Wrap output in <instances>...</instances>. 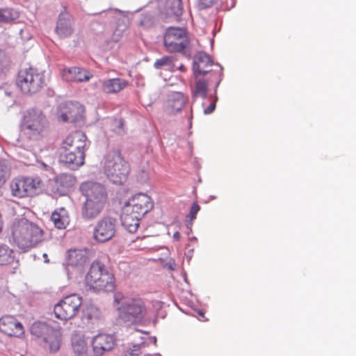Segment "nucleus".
<instances>
[{
    "label": "nucleus",
    "instance_id": "nucleus-35",
    "mask_svg": "<svg viewBox=\"0 0 356 356\" xmlns=\"http://www.w3.org/2000/svg\"><path fill=\"white\" fill-rule=\"evenodd\" d=\"M8 177L7 171L0 166V187L6 182Z\"/></svg>",
    "mask_w": 356,
    "mask_h": 356
},
{
    "label": "nucleus",
    "instance_id": "nucleus-41",
    "mask_svg": "<svg viewBox=\"0 0 356 356\" xmlns=\"http://www.w3.org/2000/svg\"><path fill=\"white\" fill-rule=\"evenodd\" d=\"M43 257H44V259H47V254H43Z\"/></svg>",
    "mask_w": 356,
    "mask_h": 356
},
{
    "label": "nucleus",
    "instance_id": "nucleus-7",
    "mask_svg": "<svg viewBox=\"0 0 356 356\" xmlns=\"http://www.w3.org/2000/svg\"><path fill=\"white\" fill-rule=\"evenodd\" d=\"M103 164L105 175L113 183L122 184L127 180L130 167L122 156L120 150L108 152L104 157Z\"/></svg>",
    "mask_w": 356,
    "mask_h": 356
},
{
    "label": "nucleus",
    "instance_id": "nucleus-4",
    "mask_svg": "<svg viewBox=\"0 0 356 356\" xmlns=\"http://www.w3.org/2000/svg\"><path fill=\"white\" fill-rule=\"evenodd\" d=\"M10 232L14 243L23 251L35 247L44 236V231L38 225L24 218L13 221Z\"/></svg>",
    "mask_w": 356,
    "mask_h": 356
},
{
    "label": "nucleus",
    "instance_id": "nucleus-34",
    "mask_svg": "<svg viewBox=\"0 0 356 356\" xmlns=\"http://www.w3.org/2000/svg\"><path fill=\"white\" fill-rule=\"evenodd\" d=\"M200 207L197 202H193L192 204L191 211L188 215V217L191 221L196 218V215L200 211Z\"/></svg>",
    "mask_w": 356,
    "mask_h": 356
},
{
    "label": "nucleus",
    "instance_id": "nucleus-38",
    "mask_svg": "<svg viewBox=\"0 0 356 356\" xmlns=\"http://www.w3.org/2000/svg\"><path fill=\"white\" fill-rule=\"evenodd\" d=\"M6 72H7L6 67L3 62V59L0 56V78L5 76Z\"/></svg>",
    "mask_w": 356,
    "mask_h": 356
},
{
    "label": "nucleus",
    "instance_id": "nucleus-9",
    "mask_svg": "<svg viewBox=\"0 0 356 356\" xmlns=\"http://www.w3.org/2000/svg\"><path fill=\"white\" fill-rule=\"evenodd\" d=\"M81 305V297L76 294L67 296L54 305L55 317L63 321L72 319L76 316Z\"/></svg>",
    "mask_w": 356,
    "mask_h": 356
},
{
    "label": "nucleus",
    "instance_id": "nucleus-16",
    "mask_svg": "<svg viewBox=\"0 0 356 356\" xmlns=\"http://www.w3.org/2000/svg\"><path fill=\"white\" fill-rule=\"evenodd\" d=\"M74 17L66 10L61 12L56 26V33L61 38L71 36L74 32Z\"/></svg>",
    "mask_w": 356,
    "mask_h": 356
},
{
    "label": "nucleus",
    "instance_id": "nucleus-20",
    "mask_svg": "<svg viewBox=\"0 0 356 356\" xmlns=\"http://www.w3.org/2000/svg\"><path fill=\"white\" fill-rule=\"evenodd\" d=\"M187 97L180 92H174L170 95L166 102L165 111L170 115H175L184 107Z\"/></svg>",
    "mask_w": 356,
    "mask_h": 356
},
{
    "label": "nucleus",
    "instance_id": "nucleus-25",
    "mask_svg": "<svg viewBox=\"0 0 356 356\" xmlns=\"http://www.w3.org/2000/svg\"><path fill=\"white\" fill-rule=\"evenodd\" d=\"M14 266L17 268L19 261L16 259L15 251L8 245L0 243V266Z\"/></svg>",
    "mask_w": 356,
    "mask_h": 356
},
{
    "label": "nucleus",
    "instance_id": "nucleus-42",
    "mask_svg": "<svg viewBox=\"0 0 356 356\" xmlns=\"http://www.w3.org/2000/svg\"><path fill=\"white\" fill-rule=\"evenodd\" d=\"M183 67H184V66H183V65H181V66L179 67L180 70H182V68H183Z\"/></svg>",
    "mask_w": 356,
    "mask_h": 356
},
{
    "label": "nucleus",
    "instance_id": "nucleus-15",
    "mask_svg": "<svg viewBox=\"0 0 356 356\" xmlns=\"http://www.w3.org/2000/svg\"><path fill=\"white\" fill-rule=\"evenodd\" d=\"M0 330L9 337L20 338L24 335L23 325L12 315H5L0 318Z\"/></svg>",
    "mask_w": 356,
    "mask_h": 356
},
{
    "label": "nucleus",
    "instance_id": "nucleus-21",
    "mask_svg": "<svg viewBox=\"0 0 356 356\" xmlns=\"http://www.w3.org/2000/svg\"><path fill=\"white\" fill-rule=\"evenodd\" d=\"M141 218L142 216H138L130 209L124 207L121 215L122 225L129 232L135 233L139 227Z\"/></svg>",
    "mask_w": 356,
    "mask_h": 356
},
{
    "label": "nucleus",
    "instance_id": "nucleus-28",
    "mask_svg": "<svg viewBox=\"0 0 356 356\" xmlns=\"http://www.w3.org/2000/svg\"><path fill=\"white\" fill-rule=\"evenodd\" d=\"M51 220L55 227L59 229H65L70 222V217L67 211L61 208L52 213Z\"/></svg>",
    "mask_w": 356,
    "mask_h": 356
},
{
    "label": "nucleus",
    "instance_id": "nucleus-10",
    "mask_svg": "<svg viewBox=\"0 0 356 356\" xmlns=\"http://www.w3.org/2000/svg\"><path fill=\"white\" fill-rule=\"evenodd\" d=\"M43 83V74L36 69L30 67L21 70L18 74L17 84L24 93H35Z\"/></svg>",
    "mask_w": 356,
    "mask_h": 356
},
{
    "label": "nucleus",
    "instance_id": "nucleus-33",
    "mask_svg": "<svg viewBox=\"0 0 356 356\" xmlns=\"http://www.w3.org/2000/svg\"><path fill=\"white\" fill-rule=\"evenodd\" d=\"M173 14L179 17L182 14L183 6L181 0H174L172 7Z\"/></svg>",
    "mask_w": 356,
    "mask_h": 356
},
{
    "label": "nucleus",
    "instance_id": "nucleus-27",
    "mask_svg": "<svg viewBox=\"0 0 356 356\" xmlns=\"http://www.w3.org/2000/svg\"><path fill=\"white\" fill-rule=\"evenodd\" d=\"M72 348L76 356H86L88 352V343L83 334L75 332L71 338Z\"/></svg>",
    "mask_w": 356,
    "mask_h": 356
},
{
    "label": "nucleus",
    "instance_id": "nucleus-5",
    "mask_svg": "<svg viewBox=\"0 0 356 356\" xmlns=\"http://www.w3.org/2000/svg\"><path fill=\"white\" fill-rule=\"evenodd\" d=\"M87 137L81 131H76L67 135L63 140L60 147V156L63 161L76 167L84 163L85 148Z\"/></svg>",
    "mask_w": 356,
    "mask_h": 356
},
{
    "label": "nucleus",
    "instance_id": "nucleus-17",
    "mask_svg": "<svg viewBox=\"0 0 356 356\" xmlns=\"http://www.w3.org/2000/svg\"><path fill=\"white\" fill-rule=\"evenodd\" d=\"M83 109L77 103L67 102L60 106L59 119L63 122H74L81 116Z\"/></svg>",
    "mask_w": 356,
    "mask_h": 356
},
{
    "label": "nucleus",
    "instance_id": "nucleus-23",
    "mask_svg": "<svg viewBox=\"0 0 356 356\" xmlns=\"http://www.w3.org/2000/svg\"><path fill=\"white\" fill-rule=\"evenodd\" d=\"M88 259V252L86 250L71 249L67 252L66 264L71 266L82 267Z\"/></svg>",
    "mask_w": 356,
    "mask_h": 356
},
{
    "label": "nucleus",
    "instance_id": "nucleus-2",
    "mask_svg": "<svg viewBox=\"0 0 356 356\" xmlns=\"http://www.w3.org/2000/svg\"><path fill=\"white\" fill-rule=\"evenodd\" d=\"M114 304L118 319L127 327L145 325L150 320L149 309L140 296L125 298L121 293H116Z\"/></svg>",
    "mask_w": 356,
    "mask_h": 356
},
{
    "label": "nucleus",
    "instance_id": "nucleus-3",
    "mask_svg": "<svg viewBox=\"0 0 356 356\" xmlns=\"http://www.w3.org/2000/svg\"><path fill=\"white\" fill-rule=\"evenodd\" d=\"M21 131L34 146L44 144L49 131V121L42 110L33 108L23 113Z\"/></svg>",
    "mask_w": 356,
    "mask_h": 356
},
{
    "label": "nucleus",
    "instance_id": "nucleus-19",
    "mask_svg": "<svg viewBox=\"0 0 356 356\" xmlns=\"http://www.w3.org/2000/svg\"><path fill=\"white\" fill-rule=\"evenodd\" d=\"M63 78L66 81H88L92 77V74L84 68L72 67L64 69L62 72Z\"/></svg>",
    "mask_w": 356,
    "mask_h": 356
},
{
    "label": "nucleus",
    "instance_id": "nucleus-31",
    "mask_svg": "<svg viewBox=\"0 0 356 356\" xmlns=\"http://www.w3.org/2000/svg\"><path fill=\"white\" fill-rule=\"evenodd\" d=\"M19 17V13L13 8L0 9V22L8 24L14 22Z\"/></svg>",
    "mask_w": 356,
    "mask_h": 356
},
{
    "label": "nucleus",
    "instance_id": "nucleus-1",
    "mask_svg": "<svg viewBox=\"0 0 356 356\" xmlns=\"http://www.w3.org/2000/svg\"><path fill=\"white\" fill-rule=\"evenodd\" d=\"M68 179L69 177L65 175L51 179L42 172L35 176L15 178L10 183V188L12 195L18 198L33 197L43 192L61 195L65 188L70 186Z\"/></svg>",
    "mask_w": 356,
    "mask_h": 356
},
{
    "label": "nucleus",
    "instance_id": "nucleus-39",
    "mask_svg": "<svg viewBox=\"0 0 356 356\" xmlns=\"http://www.w3.org/2000/svg\"><path fill=\"white\" fill-rule=\"evenodd\" d=\"M180 236H181V235H180V233H179V232H175V233H174V234H173V238H174L175 240H177V241H179V240Z\"/></svg>",
    "mask_w": 356,
    "mask_h": 356
},
{
    "label": "nucleus",
    "instance_id": "nucleus-36",
    "mask_svg": "<svg viewBox=\"0 0 356 356\" xmlns=\"http://www.w3.org/2000/svg\"><path fill=\"white\" fill-rule=\"evenodd\" d=\"M216 0H200L199 6L201 8H207L211 7Z\"/></svg>",
    "mask_w": 356,
    "mask_h": 356
},
{
    "label": "nucleus",
    "instance_id": "nucleus-29",
    "mask_svg": "<svg viewBox=\"0 0 356 356\" xmlns=\"http://www.w3.org/2000/svg\"><path fill=\"white\" fill-rule=\"evenodd\" d=\"M196 81L195 83V86L193 90L192 94L194 98L195 97H202L205 98L207 95L209 83L208 81L205 79H198L197 76H195Z\"/></svg>",
    "mask_w": 356,
    "mask_h": 356
},
{
    "label": "nucleus",
    "instance_id": "nucleus-24",
    "mask_svg": "<svg viewBox=\"0 0 356 356\" xmlns=\"http://www.w3.org/2000/svg\"><path fill=\"white\" fill-rule=\"evenodd\" d=\"M213 62L211 58L204 52H199L195 57L193 70L195 76L204 75L208 73L210 70L208 68L211 67Z\"/></svg>",
    "mask_w": 356,
    "mask_h": 356
},
{
    "label": "nucleus",
    "instance_id": "nucleus-40",
    "mask_svg": "<svg viewBox=\"0 0 356 356\" xmlns=\"http://www.w3.org/2000/svg\"><path fill=\"white\" fill-rule=\"evenodd\" d=\"M43 165L44 168H47V171L49 172V173H51V169L50 168H49L46 164L43 163Z\"/></svg>",
    "mask_w": 356,
    "mask_h": 356
},
{
    "label": "nucleus",
    "instance_id": "nucleus-6",
    "mask_svg": "<svg viewBox=\"0 0 356 356\" xmlns=\"http://www.w3.org/2000/svg\"><path fill=\"white\" fill-rule=\"evenodd\" d=\"M84 281L90 289L96 292L112 291L115 286L114 275L98 261L91 264Z\"/></svg>",
    "mask_w": 356,
    "mask_h": 356
},
{
    "label": "nucleus",
    "instance_id": "nucleus-13",
    "mask_svg": "<svg viewBox=\"0 0 356 356\" xmlns=\"http://www.w3.org/2000/svg\"><path fill=\"white\" fill-rule=\"evenodd\" d=\"M117 222L114 218L105 216L96 224L93 230V238L99 243L111 240L116 233Z\"/></svg>",
    "mask_w": 356,
    "mask_h": 356
},
{
    "label": "nucleus",
    "instance_id": "nucleus-30",
    "mask_svg": "<svg viewBox=\"0 0 356 356\" xmlns=\"http://www.w3.org/2000/svg\"><path fill=\"white\" fill-rule=\"evenodd\" d=\"M154 67L158 70L164 68L170 71H174L175 67V57L164 56L155 61Z\"/></svg>",
    "mask_w": 356,
    "mask_h": 356
},
{
    "label": "nucleus",
    "instance_id": "nucleus-14",
    "mask_svg": "<svg viewBox=\"0 0 356 356\" xmlns=\"http://www.w3.org/2000/svg\"><path fill=\"white\" fill-rule=\"evenodd\" d=\"M131 209L138 216L143 217L153 207L151 197L145 193H138L134 195L124 205Z\"/></svg>",
    "mask_w": 356,
    "mask_h": 356
},
{
    "label": "nucleus",
    "instance_id": "nucleus-8",
    "mask_svg": "<svg viewBox=\"0 0 356 356\" xmlns=\"http://www.w3.org/2000/svg\"><path fill=\"white\" fill-rule=\"evenodd\" d=\"M31 334L42 340L43 348L51 353L59 350L62 341L61 328L53 327L44 322H35L31 327Z\"/></svg>",
    "mask_w": 356,
    "mask_h": 356
},
{
    "label": "nucleus",
    "instance_id": "nucleus-11",
    "mask_svg": "<svg viewBox=\"0 0 356 356\" xmlns=\"http://www.w3.org/2000/svg\"><path fill=\"white\" fill-rule=\"evenodd\" d=\"M79 190L85 197V201L100 203L106 205L108 193L104 185L99 182L86 181L81 184Z\"/></svg>",
    "mask_w": 356,
    "mask_h": 356
},
{
    "label": "nucleus",
    "instance_id": "nucleus-18",
    "mask_svg": "<svg viewBox=\"0 0 356 356\" xmlns=\"http://www.w3.org/2000/svg\"><path fill=\"white\" fill-rule=\"evenodd\" d=\"M115 344L114 338L109 334H100L92 340L93 351L97 356L102 355L106 351L111 350Z\"/></svg>",
    "mask_w": 356,
    "mask_h": 356
},
{
    "label": "nucleus",
    "instance_id": "nucleus-37",
    "mask_svg": "<svg viewBox=\"0 0 356 356\" xmlns=\"http://www.w3.org/2000/svg\"><path fill=\"white\" fill-rule=\"evenodd\" d=\"M216 108V101L211 102L209 106L204 109V113L205 114L211 113Z\"/></svg>",
    "mask_w": 356,
    "mask_h": 356
},
{
    "label": "nucleus",
    "instance_id": "nucleus-26",
    "mask_svg": "<svg viewBox=\"0 0 356 356\" xmlns=\"http://www.w3.org/2000/svg\"><path fill=\"white\" fill-rule=\"evenodd\" d=\"M127 86L128 81L120 78L109 79L102 81V90L106 94L118 93Z\"/></svg>",
    "mask_w": 356,
    "mask_h": 356
},
{
    "label": "nucleus",
    "instance_id": "nucleus-22",
    "mask_svg": "<svg viewBox=\"0 0 356 356\" xmlns=\"http://www.w3.org/2000/svg\"><path fill=\"white\" fill-rule=\"evenodd\" d=\"M105 207L100 203L84 201L81 207V216L86 220H92L102 213Z\"/></svg>",
    "mask_w": 356,
    "mask_h": 356
},
{
    "label": "nucleus",
    "instance_id": "nucleus-12",
    "mask_svg": "<svg viewBox=\"0 0 356 356\" xmlns=\"http://www.w3.org/2000/svg\"><path fill=\"white\" fill-rule=\"evenodd\" d=\"M186 38L184 29L169 27L164 35V45L170 52H180L186 47Z\"/></svg>",
    "mask_w": 356,
    "mask_h": 356
},
{
    "label": "nucleus",
    "instance_id": "nucleus-32",
    "mask_svg": "<svg viewBox=\"0 0 356 356\" xmlns=\"http://www.w3.org/2000/svg\"><path fill=\"white\" fill-rule=\"evenodd\" d=\"M141 352V345L129 344L123 351V356H140Z\"/></svg>",
    "mask_w": 356,
    "mask_h": 356
}]
</instances>
